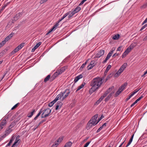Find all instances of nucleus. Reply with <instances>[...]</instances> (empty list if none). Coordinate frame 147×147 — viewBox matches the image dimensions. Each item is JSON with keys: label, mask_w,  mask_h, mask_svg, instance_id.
<instances>
[{"label": "nucleus", "mask_w": 147, "mask_h": 147, "mask_svg": "<svg viewBox=\"0 0 147 147\" xmlns=\"http://www.w3.org/2000/svg\"><path fill=\"white\" fill-rule=\"evenodd\" d=\"M131 51V49L128 47L123 53L121 56L122 58H123L126 56L128 53Z\"/></svg>", "instance_id": "10"}, {"label": "nucleus", "mask_w": 147, "mask_h": 147, "mask_svg": "<svg viewBox=\"0 0 147 147\" xmlns=\"http://www.w3.org/2000/svg\"><path fill=\"white\" fill-rule=\"evenodd\" d=\"M104 78V77L101 78L97 77L92 80L90 84L92 87L89 90L90 94H92L100 87L103 82L102 80Z\"/></svg>", "instance_id": "1"}, {"label": "nucleus", "mask_w": 147, "mask_h": 147, "mask_svg": "<svg viewBox=\"0 0 147 147\" xmlns=\"http://www.w3.org/2000/svg\"><path fill=\"white\" fill-rule=\"evenodd\" d=\"M111 56V55H110V53H108V55H107V56L106 57L108 59H109L110 57Z\"/></svg>", "instance_id": "55"}, {"label": "nucleus", "mask_w": 147, "mask_h": 147, "mask_svg": "<svg viewBox=\"0 0 147 147\" xmlns=\"http://www.w3.org/2000/svg\"><path fill=\"white\" fill-rule=\"evenodd\" d=\"M126 141V138L124 140L121 144L119 145V147H121L123 144H124L125 141Z\"/></svg>", "instance_id": "59"}, {"label": "nucleus", "mask_w": 147, "mask_h": 147, "mask_svg": "<svg viewBox=\"0 0 147 147\" xmlns=\"http://www.w3.org/2000/svg\"><path fill=\"white\" fill-rule=\"evenodd\" d=\"M46 119H44L40 121V123H41V124H42L44 122L46 121Z\"/></svg>", "instance_id": "64"}, {"label": "nucleus", "mask_w": 147, "mask_h": 147, "mask_svg": "<svg viewBox=\"0 0 147 147\" xmlns=\"http://www.w3.org/2000/svg\"><path fill=\"white\" fill-rule=\"evenodd\" d=\"M113 88V86L112 87L109 88L105 92L108 94L112 90V88Z\"/></svg>", "instance_id": "26"}, {"label": "nucleus", "mask_w": 147, "mask_h": 147, "mask_svg": "<svg viewBox=\"0 0 147 147\" xmlns=\"http://www.w3.org/2000/svg\"><path fill=\"white\" fill-rule=\"evenodd\" d=\"M56 105H59V106H61V107L62 105V103L61 101H59L57 102Z\"/></svg>", "instance_id": "42"}, {"label": "nucleus", "mask_w": 147, "mask_h": 147, "mask_svg": "<svg viewBox=\"0 0 147 147\" xmlns=\"http://www.w3.org/2000/svg\"><path fill=\"white\" fill-rule=\"evenodd\" d=\"M16 124V123L15 121H13L12 122L11 124V126L12 127H13Z\"/></svg>", "instance_id": "41"}, {"label": "nucleus", "mask_w": 147, "mask_h": 147, "mask_svg": "<svg viewBox=\"0 0 147 147\" xmlns=\"http://www.w3.org/2000/svg\"><path fill=\"white\" fill-rule=\"evenodd\" d=\"M65 18L63 16L61 17V19H59L58 20V21L56 23V24H58V26H59V23L63 19Z\"/></svg>", "instance_id": "37"}, {"label": "nucleus", "mask_w": 147, "mask_h": 147, "mask_svg": "<svg viewBox=\"0 0 147 147\" xmlns=\"http://www.w3.org/2000/svg\"><path fill=\"white\" fill-rule=\"evenodd\" d=\"M120 37V35L119 34H117L114 36L113 37V39L114 40L118 39Z\"/></svg>", "instance_id": "25"}, {"label": "nucleus", "mask_w": 147, "mask_h": 147, "mask_svg": "<svg viewBox=\"0 0 147 147\" xmlns=\"http://www.w3.org/2000/svg\"><path fill=\"white\" fill-rule=\"evenodd\" d=\"M58 24H55L53 26V27L51 28V29L49 30L48 31V32L50 33H51V32H52L53 30H55V29H56V28H57V27L58 26Z\"/></svg>", "instance_id": "15"}, {"label": "nucleus", "mask_w": 147, "mask_h": 147, "mask_svg": "<svg viewBox=\"0 0 147 147\" xmlns=\"http://www.w3.org/2000/svg\"><path fill=\"white\" fill-rule=\"evenodd\" d=\"M81 8L80 7L77 6L76 8L74 9V11H76V12L77 13L81 10Z\"/></svg>", "instance_id": "29"}, {"label": "nucleus", "mask_w": 147, "mask_h": 147, "mask_svg": "<svg viewBox=\"0 0 147 147\" xmlns=\"http://www.w3.org/2000/svg\"><path fill=\"white\" fill-rule=\"evenodd\" d=\"M79 80L78 79V78L77 77H76L75 78L74 82V83H75L76 82Z\"/></svg>", "instance_id": "53"}, {"label": "nucleus", "mask_w": 147, "mask_h": 147, "mask_svg": "<svg viewBox=\"0 0 147 147\" xmlns=\"http://www.w3.org/2000/svg\"><path fill=\"white\" fill-rule=\"evenodd\" d=\"M7 51V50L6 49H5L4 50H2L0 53V55L3 56L4 54L6 53Z\"/></svg>", "instance_id": "22"}, {"label": "nucleus", "mask_w": 147, "mask_h": 147, "mask_svg": "<svg viewBox=\"0 0 147 147\" xmlns=\"http://www.w3.org/2000/svg\"><path fill=\"white\" fill-rule=\"evenodd\" d=\"M70 92V91L69 89H67L64 91L61 92V93L63 94V98L61 100H63L66 98L68 96Z\"/></svg>", "instance_id": "6"}, {"label": "nucleus", "mask_w": 147, "mask_h": 147, "mask_svg": "<svg viewBox=\"0 0 147 147\" xmlns=\"http://www.w3.org/2000/svg\"><path fill=\"white\" fill-rule=\"evenodd\" d=\"M95 61L94 60L92 61L90 64V65H92V67H94L95 65Z\"/></svg>", "instance_id": "31"}, {"label": "nucleus", "mask_w": 147, "mask_h": 147, "mask_svg": "<svg viewBox=\"0 0 147 147\" xmlns=\"http://www.w3.org/2000/svg\"><path fill=\"white\" fill-rule=\"evenodd\" d=\"M121 73L119 72L118 71H117V72L114 75V78H117L121 74Z\"/></svg>", "instance_id": "30"}, {"label": "nucleus", "mask_w": 147, "mask_h": 147, "mask_svg": "<svg viewBox=\"0 0 147 147\" xmlns=\"http://www.w3.org/2000/svg\"><path fill=\"white\" fill-rule=\"evenodd\" d=\"M12 131V129H8L7 128H6L4 135H5V136H6L11 132Z\"/></svg>", "instance_id": "16"}, {"label": "nucleus", "mask_w": 147, "mask_h": 147, "mask_svg": "<svg viewBox=\"0 0 147 147\" xmlns=\"http://www.w3.org/2000/svg\"><path fill=\"white\" fill-rule=\"evenodd\" d=\"M5 135H5L4 134L3 135L0 136V142L6 137L5 136Z\"/></svg>", "instance_id": "39"}, {"label": "nucleus", "mask_w": 147, "mask_h": 147, "mask_svg": "<svg viewBox=\"0 0 147 147\" xmlns=\"http://www.w3.org/2000/svg\"><path fill=\"white\" fill-rule=\"evenodd\" d=\"M71 13L72 14V15H74L76 13H77L76 12V11H74V10H73L72 9V11H70Z\"/></svg>", "instance_id": "54"}, {"label": "nucleus", "mask_w": 147, "mask_h": 147, "mask_svg": "<svg viewBox=\"0 0 147 147\" xmlns=\"http://www.w3.org/2000/svg\"><path fill=\"white\" fill-rule=\"evenodd\" d=\"M60 74L57 70L55 72L53 75L51 76V80L50 81V82H52L54 80L55 78L57 77Z\"/></svg>", "instance_id": "8"}, {"label": "nucleus", "mask_w": 147, "mask_h": 147, "mask_svg": "<svg viewBox=\"0 0 147 147\" xmlns=\"http://www.w3.org/2000/svg\"><path fill=\"white\" fill-rule=\"evenodd\" d=\"M67 66H65L61 68L60 69L57 70L59 72L60 74H61L67 68Z\"/></svg>", "instance_id": "11"}, {"label": "nucleus", "mask_w": 147, "mask_h": 147, "mask_svg": "<svg viewBox=\"0 0 147 147\" xmlns=\"http://www.w3.org/2000/svg\"><path fill=\"white\" fill-rule=\"evenodd\" d=\"M58 144H59L58 143L55 142V144H53L51 147H56L58 146Z\"/></svg>", "instance_id": "45"}, {"label": "nucleus", "mask_w": 147, "mask_h": 147, "mask_svg": "<svg viewBox=\"0 0 147 147\" xmlns=\"http://www.w3.org/2000/svg\"><path fill=\"white\" fill-rule=\"evenodd\" d=\"M35 112L36 110L35 109H32L31 112L28 113L27 115V117L29 118L32 117L34 114L35 113Z\"/></svg>", "instance_id": "13"}, {"label": "nucleus", "mask_w": 147, "mask_h": 147, "mask_svg": "<svg viewBox=\"0 0 147 147\" xmlns=\"http://www.w3.org/2000/svg\"><path fill=\"white\" fill-rule=\"evenodd\" d=\"M134 135V134H133L131 136V138H130V140H129V142H130L131 143L133 138Z\"/></svg>", "instance_id": "46"}, {"label": "nucleus", "mask_w": 147, "mask_h": 147, "mask_svg": "<svg viewBox=\"0 0 147 147\" xmlns=\"http://www.w3.org/2000/svg\"><path fill=\"white\" fill-rule=\"evenodd\" d=\"M14 34V33L13 32H11L10 34H9L8 36L10 38H11L13 36Z\"/></svg>", "instance_id": "47"}, {"label": "nucleus", "mask_w": 147, "mask_h": 147, "mask_svg": "<svg viewBox=\"0 0 147 147\" xmlns=\"http://www.w3.org/2000/svg\"><path fill=\"white\" fill-rule=\"evenodd\" d=\"M51 110L49 108H47L44 110H43V109L42 110L41 118H44L49 116L51 112Z\"/></svg>", "instance_id": "2"}, {"label": "nucleus", "mask_w": 147, "mask_h": 147, "mask_svg": "<svg viewBox=\"0 0 147 147\" xmlns=\"http://www.w3.org/2000/svg\"><path fill=\"white\" fill-rule=\"evenodd\" d=\"M147 23V18L145 19V20L142 23V25H143Z\"/></svg>", "instance_id": "61"}, {"label": "nucleus", "mask_w": 147, "mask_h": 147, "mask_svg": "<svg viewBox=\"0 0 147 147\" xmlns=\"http://www.w3.org/2000/svg\"><path fill=\"white\" fill-rule=\"evenodd\" d=\"M114 50L115 49L113 50V49H112V50L110 51L109 53H110V55H112V54L113 53L114 51Z\"/></svg>", "instance_id": "58"}, {"label": "nucleus", "mask_w": 147, "mask_h": 147, "mask_svg": "<svg viewBox=\"0 0 147 147\" xmlns=\"http://www.w3.org/2000/svg\"><path fill=\"white\" fill-rule=\"evenodd\" d=\"M20 140V139H17L16 138L15 142H14V143L16 144H17L18 142Z\"/></svg>", "instance_id": "63"}, {"label": "nucleus", "mask_w": 147, "mask_h": 147, "mask_svg": "<svg viewBox=\"0 0 147 147\" xmlns=\"http://www.w3.org/2000/svg\"><path fill=\"white\" fill-rule=\"evenodd\" d=\"M122 46H120L117 48V51H121Z\"/></svg>", "instance_id": "60"}, {"label": "nucleus", "mask_w": 147, "mask_h": 147, "mask_svg": "<svg viewBox=\"0 0 147 147\" xmlns=\"http://www.w3.org/2000/svg\"><path fill=\"white\" fill-rule=\"evenodd\" d=\"M110 98L108 96L105 99V100L106 102L108 101L110 99Z\"/></svg>", "instance_id": "50"}, {"label": "nucleus", "mask_w": 147, "mask_h": 147, "mask_svg": "<svg viewBox=\"0 0 147 147\" xmlns=\"http://www.w3.org/2000/svg\"><path fill=\"white\" fill-rule=\"evenodd\" d=\"M105 53V50H100V51L97 53L95 56V58H99L102 55H103Z\"/></svg>", "instance_id": "7"}, {"label": "nucleus", "mask_w": 147, "mask_h": 147, "mask_svg": "<svg viewBox=\"0 0 147 147\" xmlns=\"http://www.w3.org/2000/svg\"><path fill=\"white\" fill-rule=\"evenodd\" d=\"M104 117V116H103V115H102L100 118L99 119L98 121L96 123V124H97L101 119H102Z\"/></svg>", "instance_id": "44"}, {"label": "nucleus", "mask_w": 147, "mask_h": 147, "mask_svg": "<svg viewBox=\"0 0 147 147\" xmlns=\"http://www.w3.org/2000/svg\"><path fill=\"white\" fill-rule=\"evenodd\" d=\"M61 107V106H59V105H56L55 107V110H57L59 109Z\"/></svg>", "instance_id": "51"}, {"label": "nucleus", "mask_w": 147, "mask_h": 147, "mask_svg": "<svg viewBox=\"0 0 147 147\" xmlns=\"http://www.w3.org/2000/svg\"><path fill=\"white\" fill-rule=\"evenodd\" d=\"M63 96V94H62L61 92L55 98V99L57 101L59 99H61Z\"/></svg>", "instance_id": "17"}, {"label": "nucleus", "mask_w": 147, "mask_h": 147, "mask_svg": "<svg viewBox=\"0 0 147 147\" xmlns=\"http://www.w3.org/2000/svg\"><path fill=\"white\" fill-rule=\"evenodd\" d=\"M98 117V114H96L94 115L91 118V119L88 121L87 125H89V126L92 127V125H95L96 124V119Z\"/></svg>", "instance_id": "3"}, {"label": "nucleus", "mask_w": 147, "mask_h": 147, "mask_svg": "<svg viewBox=\"0 0 147 147\" xmlns=\"http://www.w3.org/2000/svg\"><path fill=\"white\" fill-rule=\"evenodd\" d=\"M18 51V50L16 48H15L11 52V53L12 55H13L17 52Z\"/></svg>", "instance_id": "36"}, {"label": "nucleus", "mask_w": 147, "mask_h": 147, "mask_svg": "<svg viewBox=\"0 0 147 147\" xmlns=\"http://www.w3.org/2000/svg\"><path fill=\"white\" fill-rule=\"evenodd\" d=\"M43 109V107L39 111V112L38 114H37V115H36L37 117H38L40 116V114L42 113V110Z\"/></svg>", "instance_id": "34"}, {"label": "nucleus", "mask_w": 147, "mask_h": 147, "mask_svg": "<svg viewBox=\"0 0 147 147\" xmlns=\"http://www.w3.org/2000/svg\"><path fill=\"white\" fill-rule=\"evenodd\" d=\"M127 85V82L123 84L121 87L119 88L118 91L116 92L115 96H117L119 95L120 94L124 89L125 88L126 86Z\"/></svg>", "instance_id": "4"}, {"label": "nucleus", "mask_w": 147, "mask_h": 147, "mask_svg": "<svg viewBox=\"0 0 147 147\" xmlns=\"http://www.w3.org/2000/svg\"><path fill=\"white\" fill-rule=\"evenodd\" d=\"M51 75L50 74L48 75L44 79V82H46L47 81L49 80V79L51 80Z\"/></svg>", "instance_id": "20"}, {"label": "nucleus", "mask_w": 147, "mask_h": 147, "mask_svg": "<svg viewBox=\"0 0 147 147\" xmlns=\"http://www.w3.org/2000/svg\"><path fill=\"white\" fill-rule=\"evenodd\" d=\"M7 41L6 40L4 39V40L2 41L0 43L1 44V45L3 46L5 44L6 42Z\"/></svg>", "instance_id": "40"}, {"label": "nucleus", "mask_w": 147, "mask_h": 147, "mask_svg": "<svg viewBox=\"0 0 147 147\" xmlns=\"http://www.w3.org/2000/svg\"><path fill=\"white\" fill-rule=\"evenodd\" d=\"M22 15V14L21 13H19L18 14H16L15 15L13 18L14 20H17Z\"/></svg>", "instance_id": "14"}, {"label": "nucleus", "mask_w": 147, "mask_h": 147, "mask_svg": "<svg viewBox=\"0 0 147 147\" xmlns=\"http://www.w3.org/2000/svg\"><path fill=\"white\" fill-rule=\"evenodd\" d=\"M127 63H123L118 70V72H119L121 74V73L127 67Z\"/></svg>", "instance_id": "9"}, {"label": "nucleus", "mask_w": 147, "mask_h": 147, "mask_svg": "<svg viewBox=\"0 0 147 147\" xmlns=\"http://www.w3.org/2000/svg\"><path fill=\"white\" fill-rule=\"evenodd\" d=\"M86 83L84 82H83L79 86H78V89L76 90V91H77L79 90H80L81 89L83 88L84 86L85 85Z\"/></svg>", "instance_id": "21"}, {"label": "nucleus", "mask_w": 147, "mask_h": 147, "mask_svg": "<svg viewBox=\"0 0 147 147\" xmlns=\"http://www.w3.org/2000/svg\"><path fill=\"white\" fill-rule=\"evenodd\" d=\"M71 12V11H68L67 13L65 14L63 16L65 18Z\"/></svg>", "instance_id": "43"}, {"label": "nucleus", "mask_w": 147, "mask_h": 147, "mask_svg": "<svg viewBox=\"0 0 147 147\" xmlns=\"http://www.w3.org/2000/svg\"><path fill=\"white\" fill-rule=\"evenodd\" d=\"M63 140V138L62 137L61 138L60 137L57 140V142H56V143H57L59 144V143L61 142Z\"/></svg>", "instance_id": "33"}, {"label": "nucleus", "mask_w": 147, "mask_h": 147, "mask_svg": "<svg viewBox=\"0 0 147 147\" xmlns=\"http://www.w3.org/2000/svg\"><path fill=\"white\" fill-rule=\"evenodd\" d=\"M24 43H22L20 44L18 46V47L20 48V49H21L24 46Z\"/></svg>", "instance_id": "32"}, {"label": "nucleus", "mask_w": 147, "mask_h": 147, "mask_svg": "<svg viewBox=\"0 0 147 147\" xmlns=\"http://www.w3.org/2000/svg\"><path fill=\"white\" fill-rule=\"evenodd\" d=\"M93 67L92 65H90V64L88 65L87 67V68L88 70H89L91 69Z\"/></svg>", "instance_id": "49"}, {"label": "nucleus", "mask_w": 147, "mask_h": 147, "mask_svg": "<svg viewBox=\"0 0 147 147\" xmlns=\"http://www.w3.org/2000/svg\"><path fill=\"white\" fill-rule=\"evenodd\" d=\"M10 3V2L7 3H4L3 5L2 6L0 10L2 11H3L5 8V7L8 5Z\"/></svg>", "instance_id": "19"}, {"label": "nucleus", "mask_w": 147, "mask_h": 147, "mask_svg": "<svg viewBox=\"0 0 147 147\" xmlns=\"http://www.w3.org/2000/svg\"><path fill=\"white\" fill-rule=\"evenodd\" d=\"M7 118L6 117H4L2 119L0 123V131L7 124Z\"/></svg>", "instance_id": "5"}, {"label": "nucleus", "mask_w": 147, "mask_h": 147, "mask_svg": "<svg viewBox=\"0 0 147 147\" xmlns=\"http://www.w3.org/2000/svg\"><path fill=\"white\" fill-rule=\"evenodd\" d=\"M85 65H86L84 64L83 63L81 65V66L80 67V69H83V68L84 67Z\"/></svg>", "instance_id": "57"}, {"label": "nucleus", "mask_w": 147, "mask_h": 147, "mask_svg": "<svg viewBox=\"0 0 147 147\" xmlns=\"http://www.w3.org/2000/svg\"><path fill=\"white\" fill-rule=\"evenodd\" d=\"M41 43L42 42H40L37 43L36 45L32 49L31 52H34L35 50L41 44Z\"/></svg>", "instance_id": "12"}, {"label": "nucleus", "mask_w": 147, "mask_h": 147, "mask_svg": "<svg viewBox=\"0 0 147 147\" xmlns=\"http://www.w3.org/2000/svg\"><path fill=\"white\" fill-rule=\"evenodd\" d=\"M147 27V24H145L144 26H143L141 28V29L140 30V31H141L143 30L146 27Z\"/></svg>", "instance_id": "38"}, {"label": "nucleus", "mask_w": 147, "mask_h": 147, "mask_svg": "<svg viewBox=\"0 0 147 147\" xmlns=\"http://www.w3.org/2000/svg\"><path fill=\"white\" fill-rule=\"evenodd\" d=\"M53 105L54 104L53 103L51 102L49 103L48 106L49 107H52Z\"/></svg>", "instance_id": "56"}, {"label": "nucleus", "mask_w": 147, "mask_h": 147, "mask_svg": "<svg viewBox=\"0 0 147 147\" xmlns=\"http://www.w3.org/2000/svg\"><path fill=\"white\" fill-rule=\"evenodd\" d=\"M90 142H87L84 145V147H87L89 145L90 143Z\"/></svg>", "instance_id": "48"}, {"label": "nucleus", "mask_w": 147, "mask_h": 147, "mask_svg": "<svg viewBox=\"0 0 147 147\" xmlns=\"http://www.w3.org/2000/svg\"><path fill=\"white\" fill-rule=\"evenodd\" d=\"M68 18L69 19H70L73 16V15H72V14L70 12V13L68 15Z\"/></svg>", "instance_id": "52"}, {"label": "nucleus", "mask_w": 147, "mask_h": 147, "mask_svg": "<svg viewBox=\"0 0 147 147\" xmlns=\"http://www.w3.org/2000/svg\"><path fill=\"white\" fill-rule=\"evenodd\" d=\"M142 88V86L140 88H137L135 89L134 91L132 92L134 94L136 93L137 92H138L139 90H140L141 88Z\"/></svg>", "instance_id": "28"}, {"label": "nucleus", "mask_w": 147, "mask_h": 147, "mask_svg": "<svg viewBox=\"0 0 147 147\" xmlns=\"http://www.w3.org/2000/svg\"><path fill=\"white\" fill-rule=\"evenodd\" d=\"M20 103H18L16 104L11 109V110H13L14 109L16 108V107H17L19 105Z\"/></svg>", "instance_id": "35"}, {"label": "nucleus", "mask_w": 147, "mask_h": 147, "mask_svg": "<svg viewBox=\"0 0 147 147\" xmlns=\"http://www.w3.org/2000/svg\"><path fill=\"white\" fill-rule=\"evenodd\" d=\"M147 7V2L146 3L140 7V8L142 9H144Z\"/></svg>", "instance_id": "27"}, {"label": "nucleus", "mask_w": 147, "mask_h": 147, "mask_svg": "<svg viewBox=\"0 0 147 147\" xmlns=\"http://www.w3.org/2000/svg\"><path fill=\"white\" fill-rule=\"evenodd\" d=\"M136 43H132L128 47L131 49V51L135 47Z\"/></svg>", "instance_id": "24"}, {"label": "nucleus", "mask_w": 147, "mask_h": 147, "mask_svg": "<svg viewBox=\"0 0 147 147\" xmlns=\"http://www.w3.org/2000/svg\"><path fill=\"white\" fill-rule=\"evenodd\" d=\"M111 65H109L107 67L106 70L105 71L104 74L106 75V74L107 73L109 69L111 68Z\"/></svg>", "instance_id": "23"}, {"label": "nucleus", "mask_w": 147, "mask_h": 147, "mask_svg": "<svg viewBox=\"0 0 147 147\" xmlns=\"http://www.w3.org/2000/svg\"><path fill=\"white\" fill-rule=\"evenodd\" d=\"M72 143L70 141H69L67 142L64 147H71Z\"/></svg>", "instance_id": "18"}, {"label": "nucleus", "mask_w": 147, "mask_h": 147, "mask_svg": "<svg viewBox=\"0 0 147 147\" xmlns=\"http://www.w3.org/2000/svg\"><path fill=\"white\" fill-rule=\"evenodd\" d=\"M10 38H9V37L8 36H7L5 38V39L7 41L9 40Z\"/></svg>", "instance_id": "62"}]
</instances>
